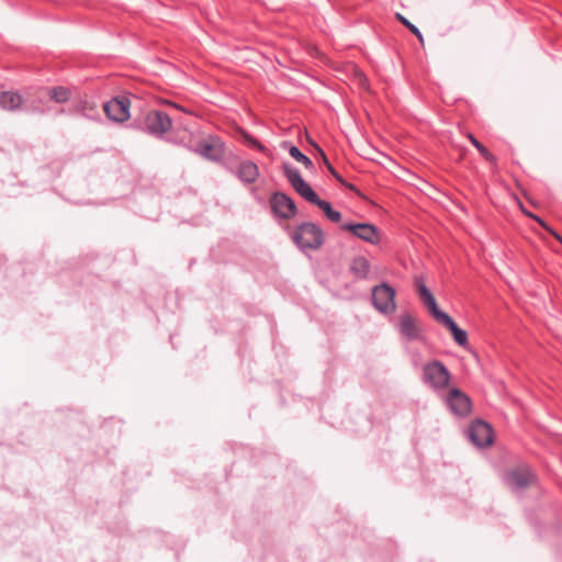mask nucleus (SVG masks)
<instances>
[{
    "mask_svg": "<svg viewBox=\"0 0 562 562\" xmlns=\"http://www.w3.org/2000/svg\"><path fill=\"white\" fill-rule=\"evenodd\" d=\"M282 171L294 191L304 200L318 206L325 215L333 211L331 204L328 201L318 198L313 188L302 178L299 169L289 162H283Z\"/></svg>",
    "mask_w": 562,
    "mask_h": 562,
    "instance_id": "nucleus-1",
    "label": "nucleus"
},
{
    "mask_svg": "<svg viewBox=\"0 0 562 562\" xmlns=\"http://www.w3.org/2000/svg\"><path fill=\"white\" fill-rule=\"evenodd\" d=\"M291 239L301 251L318 250L324 245L325 234L316 223L304 222L293 229Z\"/></svg>",
    "mask_w": 562,
    "mask_h": 562,
    "instance_id": "nucleus-2",
    "label": "nucleus"
},
{
    "mask_svg": "<svg viewBox=\"0 0 562 562\" xmlns=\"http://www.w3.org/2000/svg\"><path fill=\"white\" fill-rule=\"evenodd\" d=\"M423 382L434 391L446 390L451 380L448 368L439 360H431L423 366Z\"/></svg>",
    "mask_w": 562,
    "mask_h": 562,
    "instance_id": "nucleus-3",
    "label": "nucleus"
},
{
    "mask_svg": "<svg viewBox=\"0 0 562 562\" xmlns=\"http://www.w3.org/2000/svg\"><path fill=\"white\" fill-rule=\"evenodd\" d=\"M172 126L170 116L160 110H149L139 120V128L157 138H161Z\"/></svg>",
    "mask_w": 562,
    "mask_h": 562,
    "instance_id": "nucleus-4",
    "label": "nucleus"
},
{
    "mask_svg": "<svg viewBox=\"0 0 562 562\" xmlns=\"http://www.w3.org/2000/svg\"><path fill=\"white\" fill-rule=\"evenodd\" d=\"M505 485L514 493H521L537 482V475L527 464H519L504 474Z\"/></svg>",
    "mask_w": 562,
    "mask_h": 562,
    "instance_id": "nucleus-5",
    "label": "nucleus"
},
{
    "mask_svg": "<svg viewBox=\"0 0 562 562\" xmlns=\"http://www.w3.org/2000/svg\"><path fill=\"white\" fill-rule=\"evenodd\" d=\"M395 295V289L386 282L374 285L371 290L374 308L385 315L393 314L396 311Z\"/></svg>",
    "mask_w": 562,
    "mask_h": 562,
    "instance_id": "nucleus-6",
    "label": "nucleus"
},
{
    "mask_svg": "<svg viewBox=\"0 0 562 562\" xmlns=\"http://www.w3.org/2000/svg\"><path fill=\"white\" fill-rule=\"evenodd\" d=\"M225 153V145L216 135H201L194 154L212 162H220Z\"/></svg>",
    "mask_w": 562,
    "mask_h": 562,
    "instance_id": "nucleus-7",
    "label": "nucleus"
},
{
    "mask_svg": "<svg viewBox=\"0 0 562 562\" xmlns=\"http://www.w3.org/2000/svg\"><path fill=\"white\" fill-rule=\"evenodd\" d=\"M272 213L282 220H291L297 214V207L292 198L284 192L277 191L270 198Z\"/></svg>",
    "mask_w": 562,
    "mask_h": 562,
    "instance_id": "nucleus-8",
    "label": "nucleus"
},
{
    "mask_svg": "<svg viewBox=\"0 0 562 562\" xmlns=\"http://www.w3.org/2000/svg\"><path fill=\"white\" fill-rule=\"evenodd\" d=\"M340 229L350 232L355 237L371 245H378L381 241L380 229L370 223H344Z\"/></svg>",
    "mask_w": 562,
    "mask_h": 562,
    "instance_id": "nucleus-9",
    "label": "nucleus"
},
{
    "mask_svg": "<svg viewBox=\"0 0 562 562\" xmlns=\"http://www.w3.org/2000/svg\"><path fill=\"white\" fill-rule=\"evenodd\" d=\"M469 438L479 448H486L493 443V429L484 420L477 419L469 427Z\"/></svg>",
    "mask_w": 562,
    "mask_h": 562,
    "instance_id": "nucleus-10",
    "label": "nucleus"
},
{
    "mask_svg": "<svg viewBox=\"0 0 562 562\" xmlns=\"http://www.w3.org/2000/svg\"><path fill=\"white\" fill-rule=\"evenodd\" d=\"M416 291L418 293L419 299L423 301L425 306L428 308L431 316L435 318L437 323H439L442 318H445L448 314L441 311L436 302L435 296L430 292V290L426 286L423 279L420 277L415 278Z\"/></svg>",
    "mask_w": 562,
    "mask_h": 562,
    "instance_id": "nucleus-11",
    "label": "nucleus"
},
{
    "mask_svg": "<svg viewBox=\"0 0 562 562\" xmlns=\"http://www.w3.org/2000/svg\"><path fill=\"white\" fill-rule=\"evenodd\" d=\"M130 100L127 98H112L103 105L106 116L114 122H124L130 117Z\"/></svg>",
    "mask_w": 562,
    "mask_h": 562,
    "instance_id": "nucleus-12",
    "label": "nucleus"
},
{
    "mask_svg": "<svg viewBox=\"0 0 562 562\" xmlns=\"http://www.w3.org/2000/svg\"><path fill=\"white\" fill-rule=\"evenodd\" d=\"M447 404L450 409L459 416H465L471 412V401L463 392L453 389L447 396Z\"/></svg>",
    "mask_w": 562,
    "mask_h": 562,
    "instance_id": "nucleus-13",
    "label": "nucleus"
},
{
    "mask_svg": "<svg viewBox=\"0 0 562 562\" xmlns=\"http://www.w3.org/2000/svg\"><path fill=\"white\" fill-rule=\"evenodd\" d=\"M398 330L407 340H416L422 336V329L416 318L409 313L401 314L398 318Z\"/></svg>",
    "mask_w": 562,
    "mask_h": 562,
    "instance_id": "nucleus-14",
    "label": "nucleus"
},
{
    "mask_svg": "<svg viewBox=\"0 0 562 562\" xmlns=\"http://www.w3.org/2000/svg\"><path fill=\"white\" fill-rule=\"evenodd\" d=\"M234 173L238 178V180L244 184L255 183L260 176L257 164H255L251 160L240 161Z\"/></svg>",
    "mask_w": 562,
    "mask_h": 562,
    "instance_id": "nucleus-15",
    "label": "nucleus"
},
{
    "mask_svg": "<svg viewBox=\"0 0 562 562\" xmlns=\"http://www.w3.org/2000/svg\"><path fill=\"white\" fill-rule=\"evenodd\" d=\"M201 134H194L188 130L177 131L170 138L169 142L182 146L188 150L194 153Z\"/></svg>",
    "mask_w": 562,
    "mask_h": 562,
    "instance_id": "nucleus-16",
    "label": "nucleus"
},
{
    "mask_svg": "<svg viewBox=\"0 0 562 562\" xmlns=\"http://www.w3.org/2000/svg\"><path fill=\"white\" fill-rule=\"evenodd\" d=\"M370 270V261L364 256H357L350 261L349 272L353 276L355 280L368 279Z\"/></svg>",
    "mask_w": 562,
    "mask_h": 562,
    "instance_id": "nucleus-17",
    "label": "nucleus"
},
{
    "mask_svg": "<svg viewBox=\"0 0 562 562\" xmlns=\"http://www.w3.org/2000/svg\"><path fill=\"white\" fill-rule=\"evenodd\" d=\"M439 324L450 330L454 341L459 346L465 347L468 345V333L460 328L450 315H447L445 318H442Z\"/></svg>",
    "mask_w": 562,
    "mask_h": 562,
    "instance_id": "nucleus-18",
    "label": "nucleus"
},
{
    "mask_svg": "<svg viewBox=\"0 0 562 562\" xmlns=\"http://www.w3.org/2000/svg\"><path fill=\"white\" fill-rule=\"evenodd\" d=\"M23 98L19 92L0 91V108L5 111H15L21 108Z\"/></svg>",
    "mask_w": 562,
    "mask_h": 562,
    "instance_id": "nucleus-19",
    "label": "nucleus"
},
{
    "mask_svg": "<svg viewBox=\"0 0 562 562\" xmlns=\"http://www.w3.org/2000/svg\"><path fill=\"white\" fill-rule=\"evenodd\" d=\"M48 95L56 103H66L71 98V90L64 86H57L49 89Z\"/></svg>",
    "mask_w": 562,
    "mask_h": 562,
    "instance_id": "nucleus-20",
    "label": "nucleus"
},
{
    "mask_svg": "<svg viewBox=\"0 0 562 562\" xmlns=\"http://www.w3.org/2000/svg\"><path fill=\"white\" fill-rule=\"evenodd\" d=\"M468 139H469V140L471 142V144H472V145H473V146L479 150V153L482 155V157H483L486 161H488V162H491V164H494V165L496 164L497 159H496L495 155L491 154V153L486 149V147H485L481 142H479V140L476 139V137H475L473 134L469 133V134H468Z\"/></svg>",
    "mask_w": 562,
    "mask_h": 562,
    "instance_id": "nucleus-21",
    "label": "nucleus"
},
{
    "mask_svg": "<svg viewBox=\"0 0 562 562\" xmlns=\"http://www.w3.org/2000/svg\"><path fill=\"white\" fill-rule=\"evenodd\" d=\"M289 154L293 159L303 164L305 166V168H307V169L314 168L313 161L306 155H304L296 146H293V145L290 146Z\"/></svg>",
    "mask_w": 562,
    "mask_h": 562,
    "instance_id": "nucleus-22",
    "label": "nucleus"
},
{
    "mask_svg": "<svg viewBox=\"0 0 562 562\" xmlns=\"http://www.w3.org/2000/svg\"><path fill=\"white\" fill-rule=\"evenodd\" d=\"M243 138L247 144H249L251 147L256 148L260 153H263L265 155L270 154L269 149L266 146H263L258 139L251 136L249 133L243 132Z\"/></svg>",
    "mask_w": 562,
    "mask_h": 562,
    "instance_id": "nucleus-23",
    "label": "nucleus"
},
{
    "mask_svg": "<svg viewBox=\"0 0 562 562\" xmlns=\"http://www.w3.org/2000/svg\"><path fill=\"white\" fill-rule=\"evenodd\" d=\"M396 18L397 20L403 24L405 25L417 38L420 43L424 42V37H423V34L422 32L419 31V29L417 26H415L413 23H411L405 16H403L402 14L397 13L396 14Z\"/></svg>",
    "mask_w": 562,
    "mask_h": 562,
    "instance_id": "nucleus-24",
    "label": "nucleus"
},
{
    "mask_svg": "<svg viewBox=\"0 0 562 562\" xmlns=\"http://www.w3.org/2000/svg\"><path fill=\"white\" fill-rule=\"evenodd\" d=\"M315 148L319 153V155L322 157V160H323L324 165L326 166V168L328 169V171L335 177L336 180H338L339 182H342L341 176L331 166V164L329 162V160H328L326 154L324 153V150L318 145H315Z\"/></svg>",
    "mask_w": 562,
    "mask_h": 562,
    "instance_id": "nucleus-25",
    "label": "nucleus"
},
{
    "mask_svg": "<svg viewBox=\"0 0 562 562\" xmlns=\"http://www.w3.org/2000/svg\"><path fill=\"white\" fill-rule=\"evenodd\" d=\"M526 214L529 217L535 218L547 232H549L555 239H558L562 244V237L555 231H553L550 226H548L547 223L542 218H540L537 215H533L532 213H529V212H526Z\"/></svg>",
    "mask_w": 562,
    "mask_h": 562,
    "instance_id": "nucleus-26",
    "label": "nucleus"
},
{
    "mask_svg": "<svg viewBox=\"0 0 562 562\" xmlns=\"http://www.w3.org/2000/svg\"><path fill=\"white\" fill-rule=\"evenodd\" d=\"M526 214L529 217L535 218L547 232H549L555 239H558L562 244V237L555 231H553L550 226H548L547 223L542 218H540L537 215H533L532 213H529V212H526Z\"/></svg>",
    "mask_w": 562,
    "mask_h": 562,
    "instance_id": "nucleus-27",
    "label": "nucleus"
},
{
    "mask_svg": "<svg viewBox=\"0 0 562 562\" xmlns=\"http://www.w3.org/2000/svg\"><path fill=\"white\" fill-rule=\"evenodd\" d=\"M526 214L529 217L535 218L547 232H549L555 239H558L562 244V237L555 231H553L550 226H548L547 223L542 218H540L537 215H533L532 213H529V212H526Z\"/></svg>",
    "mask_w": 562,
    "mask_h": 562,
    "instance_id": "nucleus-28",
    "label": "nucleus"
},
{
    "mask_svg": "<svg viewBox=\"0 0 562 562\" xmlns=\"http://www.w3.org/2000/svg\"><path fill=\"white\" fill-rule=\"evenodd\" d=\"M526 214L529 217L535 218L547 232H549L555 239H558L562 244V237L555 231H553L550 226H548L547 223L542 218H540L537 215H533L532 213H529V212H526Z\"/></svg>",
    "mask_w": 562,
    "mask_h": 562,
    "instance_id": "nucleus-29",
    "label": "nucleus"
},
{
    "mask_svg": "<svg viewBox=\"0 0 562 562\" xmlns=\"http://www.w3.org/2000/svg\"><path fill=\"white\" fill-rule=\"evenodd\" d=\"M326 217H327L329 221L334 222V223H338V222H340V220H341V213H340L339 211H336V210H334V209H333V211H330V212L326 215Z\"/></svg>",
    "mask_w": 562,
    "mask_h": 562,
    "instance_id": "nucleus-30",
    "label": "nucleus"
}]
</instances>
